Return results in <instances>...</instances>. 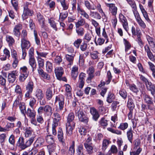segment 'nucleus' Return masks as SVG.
Wrapping results in <instances>:
<instances>
[{
	"label": "nucleus",
	"mask_w": 155,
	"mask_h": 155,
	"mask_svg": "<svg viewBox=\"0 0 155 155\" xmlns=\"http://www.w3.org/2000/svg\"><path fill=\"white\" fill-rule=\"evenodd\" d=\"M74 141H73L72 144L69 147L68 153L69 155H74Z\"/></svg>",
	"instance_id": "42"
},
{
	"label": "nucleus",
	"mask_w": 155,
	"mask_h": 155,
	"mask_svg": "<svg viewBox=\"0 0 155 155\" xmlns=\"http://www.w3.org/2000/svg\"><path fill=\"white\" fill-rule=\"evenodd\" d=\"M146 102L147 104V106L149 109L152 110L153 109V104L152 100L148 96H146Z\"/></svg>",
	"instance_id": "25"
},
{
	"label": "nucleus",
	"mask_w": 155,
	"mask_h": 155,
	"mask_svg": "<svg viewBox=\"0 0 155 155\" xmlns=\"http://www.w3.org/2000/svg\"><path fill=\"white\" fill-rule=\"evenodd\" d=\"M78 67L77 66L74 65L72 68L71 72V75L72 78L75 80L78 74Z\"/></svg>",
	"instance_id": "18"
},
{
	"label": "nucleus",
	"mask_w": 155,
	"mask_h": 155,
	"mask_svg": "<svg viewBox=\"0 0 155 155\" xmlns=\"http://www.w3.org/2000/svg\"><path fill=\"white\" fill-rule=\"evenodd\" d=\"M110 152V153H109V155H111V153L113 154H116L117 152V147L114 145H112L111 146L110 150H109V152Z\"/></svg>",
	"instance_id": "51"
},
{
	"label": "nucleus",
	"mask_w": 155,
	"mask_h": 155,
	"mask_svg": "<svg viewBox=\"0 0 155 155\" xmlns=\"http://www.w3.org/2000/svg\"><path fill=\"white\" fill-rule=\"evenodd\" d=\"M29 5V3L28 2L24 4L23 5L24 12L22 15V17L24 20L27 18L28 16L32 15L33 14V12L28 8Z\"/></svg>",
	"instance_id": "4"
},
{
	"label": "nucleus",
	"mask_w": 155,
	"mask_h": 155,
	"mask_svg": "<svg viewBox=\"0 0 155 155\" xmlns=\"http://www.w3.org/2000/svg\"><path fill=\"white\" fill-rule=\"evenodd\" d=\"M74 113L72 112L70 113L67 118V122L66 124V128L67 134L69 136L72 133V130L74 128L75 123L74 121Z\"/></svg>",
	"instance_id": "1"
},
{
	"label": "nucleus",
	"mask_w": 155,
	"mask_h": 155,
	"mask_svg": "<svg viewBox=\"0 0 155 155\" xmlns=\"http://www.w3.org/2000/svg\"><path fill=\"white\" fill-rule=\"evenodd\" d=\"M28 75V73H26V74H21L19 77V80L20 81H24Z\"/></svg>",
	"instance_id": "55"
},
{
	"label": "nucleus",
	"mask_w": 155,
	"mask_h": 155,
	"mask_svg": "<svg viewBox=\"0 0 155 155\" xmlns=\"http://www.w3.org/2000/svg\"><path fill=\"white\" fill-rule=\"evenodd\" d=\"M36 95L38 99L43 98L44 94L42 93V91L40 89H38L36 91Z\"/></svg>",
	"instance_id": "47"
},
{
	"label": "nucleus",
	"mask_w": 155,
	"mask_h": 155,
	"mask_svg": "<svg viewBox=\"0 0 155 155\" xmlns=\"http://www.w3.org/2000/svg\"><path fill=\"white\" fill-rule=\"evenodd\" d=\"M37 20L41 25V27L44 28L45 26V21L44 17L39 13H37Z\"/></svg>",
	"instance_id": "16"
},
{
	"label": "nucleus",
	"mask_w": 155,
	"mask_h": 155,
	"mask_svg": "<svg viewBox=\"0 0 155 155\" xmlns=\"http://www.w3.org/2000/svg\"><path fill=\"white\" fill-rule=\"evenodd\" d=\"M98 111L101 114H104L106 113L107 110L104 107L100 106L98 108Z\"/></svg>",
	"instance_id": "63"
},
{
	"label": "nucleus",
	"mask_w": 155,
	"mask_h": 155,
	"mask_svg": "<svg viewBox=\"0 0 155 155\" xmlns=\"http://www.w3.org/2000/svg\"><path fill=\"white\" fill-rule=\"evenodd\" d=\"M84 4L87 9L89 10L91 9L95 10L96 9L94 6H91L90 3L87 1H85Z\"/></svg>",
	"instance_id": "56"
},
{
	"label": "nucleus",
	"mask_w": 155,
	"mask_h": 155,
	"mask_svg": "<svg viewBox=\"0 0 155 155\" xmlns=\"http://www.w3.org/2000/svg\"><path fill=\"white\" fill-rule=\"evenodd\" d=\"M92 35L90 33H87L84 35L83 39L86 40V42H89L91 40L92 38Z\"/></svg>",
	"instance_id": "46"
},
{
	"label": "nucleus",
	"mask_w": 155,
	"mask_h": 155,
	"mask_svg": "<svg viewBox=\"0 0 155 155\" xmlns=\"http://www.w3.org/2000/svg\"><path fill=\"white\" fill-rule=\"evenodd\" d=\"M89 52L88 51H86L84 52L83 54H81L79 56V63H81L83 65L84 63V58L89 55Z\"/></svg>",
	"instance_id": "27"
},
{
	"label": "nucleus",
	"mask_w": 155,
	"mask_h": 155,
	"mask_svg": "<svg viewBox=\"0 0 155 155\" xmlns=\"http://www.w3.org/2000/svg\"><path fill=\"white\" fill-rule=\"evenodd\" d=\"M127 106L129 109H133L134 107L133 101L131 98H129L127 102Z\"/></svg>",
	"instance_id": "41"
},
{
	"label": "nucleus",
	"mask_w": 155,
	"mask_h": 155,
	"mask_svg": "<svg viewBox=\"0 0 155 155\" xmlns=\"http://www.w3.org/2000/svg\"><path fill=\"white\" fill-rule=\"evenodd\" d=\"M106 5L109 7V11L112 15L115 16L117 13V8L113 4L105 3Z\"/></svg>",
	"instance_id": "11"
},
{
	"label": "nucleus",
	"mask_w": 155,
	"mask_h": 155,
	"mask_svg": "<svg viewBox=\"0 0 155 155\" xmlns=\"http://www.w3.org/2000/svg\"><path fill=\"white\" fill-rule=\"evenodd\" d=\"M90 113L92 116L93 119L95 121H97L100 117V115L97 110L94 107L90 109Z\"/></svg>",
	"instance_id": "14"
},
{
	"label": "nucleus",
	"mask_w": 155,
	"mask_h": 155,
	"mask_svg": "<svg viewBox=\"0 0 155 155\" xmlns=\"http://www.w3.org/2000/svg\"><path fill=\"white\" fill-rule=\"evenodd\" d=\"M142 149L139 147L136 150L130 152V155H138L141 151Z\"/></svg>",
	"instance_id": "64"
},
{
	"label": "nucleus",
	"mask_w": 155,
	"mask_h": 155,
	"mask_svg": "<svg viewBox=\"0 0 155 155\" xmlns=\"http://www.w3.org/2000/svg\"><path fill=\"white\" fill-rule=\"evenodd\" d=\"M76 151L78 155H83V147L82 145L80 144L78 146L76 150Z\"/></svg>",
	"instance_id": "45"
},
{
	"label": "nucleus",
	"mask_w": 155,
	"mask_h": 155,
	"mask_svg": "<svg viewBox=\"0 0 155 155\" xmlns=\"http://www.w3.org/2000/svg\"><path fill=\"white\" fill-rule=\"evenodd\" d=\"M58 137L59 141L62 143H64V139L63 133L62 129L61 128H59L58 130Z\"/></svg>",
	"instance_id": "22"
},
{
	"label": "nucleus",
	"mask_w": 155,
	"mask_h": 155,
	"mask_svg": "<svg viewBox=\"0 0 155 155\" xmlns=\"http://www.w3.org/2000/svg\"><path fill=\"white\" fill-rule=\"evenodd\" d=\"M55 147L56 144L54 143L51 144L47 146L48 151L50 155L52 152L54 151L55 149Z\"/></svg>",
	"instance_id": "35"
},
{
	"label": "nucleus",
	"mask_w": 155,
	"mask_h": 155,
	"mask_svg": "<svg viewBox=\"0 0 155 155\" xmlns=\"http://www.w3.org/2000/svg\"><path fill=\"white\" fill-rule=\"evenodd\" d=\"M110 143V142L109 140L107 139L104 140L102 143L103 149L105 150Z\"/></svg>",
	"instance_id": "52"
},
{
	"label": "nucleus",
	"mask_w": 155,
	"mask_h": 155,
	"mask_svg": "<svg viewBox=\"0 0 155 155\" xmlns=\"http://www.w3.org/2000/svg\"><path fill=\"white\" fill-rule=\"evenodd\" d=\"M27 116L30 118H35L36 115V112L34 109L31 110L28 108L25 112Z\"/></svg>",
	"instance_id": "23"
},
{
	"label": "nucleus",
	"mask_w": 155,
	"mask_h": 155,
	"mask_svg": "<svg viewBox=\"0 0 155 155\" xmlns=\"http://www.w3.org/2000/svg\"><path fill=\"white\" fill-rule=\"evenodd\" d=\"M24 130L25 131V137H30L29 139H31L33 137V142L34 140V139L35 137V135L33 133L32 129L30 127H26Z\"/></svg>",
	"instance_id": "9"
},
{
	"label": "nucleus",
	"mask_w": 155,
	"mask_h": 155,
	"mask_svg": "<svg viewBox=\"0 0 155 155\" xmlns=\"http://www.w3.org/2000/svg\"><path fill=\"white\" fill-rule=\"evenodd\" d=\"M105 41V40L101 38H99L97 41H96V38L95 39V42L97 45H101L103 44Z\"/></svg>",
	"instance_id": "60"
},
{
	"label": "nucleus",
	"mask_w": 155,
	"mask_h": 155,
	"mask_svg": "<svg viewBox=\"0 0 155 155\" xmlns=\"http://www.w3.org/2000/svg\"><path fill=\"white\" fill-rule=\"evenodd\" d=\"M22 28V25L20 23H18L15 25L13 30V35L17 37H18L21 34L20 30Z\"/></svg>",
	"instance_id": "10"
},
{
	"label": "nucleus",
	"mask_w": 155,
	"mask_h": 155,
	"mask_svg": "<svg viewBox=\"0 0 155 155\" xmlns=\"http://www.w3.org/2000/svg\"><path fill=\"white\" fill-rule=\"evenodd\" d=\"M77 10L78 13L83 17L87 19H89L90 18V15H89L83 9L78 6L77 7Z\"/></svg>",
	"instance_id": "15"
},
{
	"label": "nucleus",
	"mask_w": 155,
	"mask_h": 155,
	"mask_svg": "<svg viewBox=\"0 0 155 155\" xmlns=\"http://www.w3.org/2000/svg\"><path fill=\"white\" fill-rule=\"evenodd\" d=\"M99 124L100 126L103 127H106L107 124V120L105 119V118L103 117L101 118L99 121Z\"/></svg>",
	"instance_id": "44"
},
{
	"label": "nucleus",
	"mask_w": 155,
	"mask_h": 155,
	"mask_svg": "<svg viewBox=\"0 0 155 155\" xmlns=\"http://www.w3.org/2000/svg\"><path fill=\"white\" fill-rule=\"evenodd\" d=\"M98 52L97 51H94L90 53L91 58L93 60L98 59H99L98 54Z\"/></svg>",
	"instance_id": "53"
},
{
	"label": "nucleus",
	"mask_w": 155,
	"mask_h": 155,
	"mask_svg": "<svg viewBox=\"0 0 155 155\" xmlns=\"http://www.w3.org/2000/svg\"><path fill=\"white\" fill-rule=\"evenodd\" d=\"M76 27V32L78 36H83L84 33V28L81 27Z\"/></svg>",
	"instance_id": "33"
},
{
	"label": "nucleus",
	"mask_w": 155,
	"mask_h": 155,
	"mask_svg": "<svg viewBox=\"0 0 155 155\" xmlns=\"http://www.w3.org/2000/svg\"><path fill=\"white\" fill-rule=\"evenodd\" d=\"M146 38L150 45L152 47L154 46L155 47V43L154 41V39L149 36H147Z\"/></svg>",
	"instance_id": "40"
},
{
	"label": "nucleus",
	"mask_w": 155,
	"mask_h": 155,
	"mask_svg": "<svg viewBox=\"0 0 155 155\" xmlns=\"http://www.w3.org/2000/svg\"><path fill=\"white\" fill-rule=\"evenodd\" d=\"M37 61L38 66V71L40 69H42L41 68H43L44 66L45 60L42 58L39 57H36Z\"/></svg>",
	"instance_id": "24"
},
{
	"label": "nucleus",
	"mask_w": 155,
	"mask_h": 155,
	"mask_svg": "<svg viewBox=\"0 0 155 155\" xmlns=\"http://www.w3.org/2000/svg\"><path fill=\"white\" fill-rule=\"evenodd\" d=\"M82 39L79 38L75 40L74 43V46L77 48H78L80 46V45L82 41Z\"/></svg>",
	"instance_id": "58"
},
{
	"label": "nucleus",
	"mask_w": 155,
	"mask_h": 155,
	"mask_svg": "<svg viewBox=\"0 0 155 155\" xmlns=\"http://www.w3.org/2000/svg\"><path fill=\"white\" fill-rule=\"evenodd\" d=\"M147 48V53L148 58L151 61H153L155 60L154 57L148 46Z\"/></svg>",
	"instance_id": "36"
},
{
	"label": "nucleus",
	"mask_w": 155,
	"mask_h": 155,
	"mask_svg": "<svg viewBox=\"0 0 155 155\" xmlns=\"http://www.w3.org/2000/svg\"><path fill=\"white\" fill-rule=\"evenodd\" d=\"M44 142V139L42 138H38L36 141V143H37L38 144L36 146V147H37L39 145H42Z\"/></svg>",
	"instance_id": "62"
},
{
	"label": "nucleus",
	"mask_w": 155,
	"mask_h": 155,
	"mask_svg": "<svg viewBox=\"0 0 155 155\" xmlns=\"http://www.w3.org/2000/svg\"><path fill=\"white\" fill-rule=\"evenodd\" d=\"M36 53L38 55L37 57H39L40 58H46L48 55V53L45 52H39L38 51H36Z\"/></svg>",
	"instance_id": "49"
},
{
	"label": "nucleus",
	"mask_w": 155,
	"mask_h": 155,
	"mask_svg": "<svg viewBox=\"0 0 155 155\" xmlns=\"http://www.w3.org/2000/svg\"><path fill=\"white\" fill-rule=\"evenodd\" d=\"M76 115L78 117L80 121L85 123L88 122V118L82 110L80 109L76 112Z\"/></svg>",
	"instance_id": "5"
},
{
	"label": "nucleus",
	"mask_w": 155,
	"mask_h": 155,
	"mask_svg": "<svg viewBox=\"0 0 155 155\" xmlns=\"http://www.w3.org/2000/svg\"><path fill=\"white\" fill-rule=\"evenodd\" d=\"M46 97L48 100H50L52 96V91L50 88L48 89L46 93Z\"/></svg>",
	"instance_id": "38"
},
{
	"label": "nucleus",
	"mask_w": 155,
	"mask_h": 155,
	"mask_svg": "<svg viewBox=\"0 0 155 155\" xmlns=\"http://www.w3.org/2000/svg\"><path fill=\"white\" fill-rule=\"evenodd\" d=\"M29 63L32 68V71H34L36 68V63L34 57H29Z\"/></svg>",
	"instance_id": "19"
},
{
	"label": "nucleus",
	"mask_w": 155,
	"mask_h": 155,
	"mask_svg": "<svg viewBox=\"0 0 155 155\" xmlns=\"http://www.w3.org/2000/svg\"><path fill=\"white\" fill-rule=\"evenodd\" d=\"M19 108L21 111V113L22 114L25 116V113L26 111V107L25 105L22 104H19Z\"/></svg>",
	"instance_id": "61"
},
{
	"label": "nucleus",
	"mask_w": 155,
	"mask_h": 155,
	"mask_svg": "<svg viewBox=\"0 0 155 155\" xmlns=\"http://www.w3.org/2000/svg\"><path fill=\"white\" fill-rule=\"evenodd\" d=\"M18 72L16 71H13L9 73L8 75V80L9 83H12L15 80L16 76L18 75Z\"/></svg>",
	"instance_id": "13"
},
{
	"label": "nucleus",
	"mask_w": 155,
	"mask_h": 155,
	"mask_svg": "<svg viewBox=\"0 0 155 155\" xmlns=\"http://www.w3.org/2000/svg\"><path fill=\"white\" fill-rule=\"evenodd\" d=\"M127 139L129 141L132 143V140L133 139V131L132 130L131 127L127 131Z\"/></svg>",
	"instance_id": "28"
},
{
	"label": "nucleus",
	"mask_w": 155,
	"mask_h": 155,
	"mask_svg": "<svg viewBox=\"0 0 155 155\" xmlns=\"http://www.w3.org/2000/svg\"><path fill=\"white\" fill-rule=\"evenodd\" d=\"M46 71L48 73H51L53 69L52 63L48 61H47L46 63Z\"/></svg>",
	"instance_id": "29"
},
{
	"label": "nucleus",
	"mask_w": 155,
	"mask_h": 155,
	"mask_svg": "<svg viewBox=\"0 0 155 155\" xmlns=\"http://www.w3.org/2000/svg\"><path fill=\"white\" fill-rule=\"evenodd\" d=\"M120 21L121 23L124 30L127 32L129 30L128 23L127 20L125 17L122 14L120 13L119 15Z\"/></svg>",
	"instance_id": "7"
},
{
	"label": "nucleus",
	"mask_w": 155,
	"mask_h": 155,
	"mask_svg": "<svg viewBox=\"0 0 155 155\" xmlns=\"http://www.w3.org/2000/svg\"><path fill=\"white\" fill-rule=\"evenodd\" d=\"M80 48L82 51H85L87 49V42L84 41L80 45Z\"/></svg>",
	"instance_id": "48"
},
{
	"label": "nucleus",
	"mask_w": 155,
	"mask_h": 155,
	"mask_svg": "<svg viewBox=\"0 0 155 155\" xmlns=\"http://www.w3.org/2000/svg\"><path fill=\"white\" fill-rule=\"evenodd\" d=\"M84 145L87 151L89 154H92L93 153V148L91 144L87 143H84Z\"/></svg>",
	"instance_id": "32"
},
{
	"label": "nucleus",
	"mask_w": 155,
	"mask_h": 155,
	"mask_svg": "<svg viewBox=\"0 0 155 155\" xmlns=\"http://www.w3.org/2000/svg\"><path fill=\"white\" fill-rule=\"evenodd\" d=\"M58 2H60L63 10H66L68 8V5L66 3V0H60Z\"/></svg>",
	"instance_id": "43"
},
{
	"label": "nucleus",
	"mask_w": 155,
	"mask_h": 155,
	"mask_svg": "<svg viewBox=\"0 0 155 155\" xmlns=\"http://www.w3.org/2000/svg\"><path fill=\"white\" fill-rule=\"evenodd\" d=\"M124 41L125 46V51L127 52L130 49L131 45L129 42L125 39H124Z\"/></svg>",
	"instance_id": "54"
},
{
	"label": "nucleus",
	"mask_w": 155,
	"mask_h": 155,
	"mask_svg": "<svg viewBox=\"0 0 155 155\" xmlns=\"http://www.w3.org/2000/svg\"><path fill=\"white\" fill-rule=\"evenodd\" d=\"M128 127V124L127 123H121L118 128L122 130H124Z\"/></svg>",
	"instance_id": "59"
},
{
	"label": "nucleus",
	"mask_w": 155,
	"mask_h": 155,
	"mask_svg": "<svg viewBox=\"0 0 155 155\" xmlns=\"http://www.w3.org/2000/svg\"><path fill=\"white\" fill-rule=\"evenodd\" d=\"M33 137L29 139L25 142L23 137H19L17 143V146L21 150H24L30 147L33 142Z\"/></svg>",
	"instance_id": "3"
},
{
	"label": "nucleus",
	"mask_w": 155,
	"mask_h": 155,
	"mask_svg": "<svg viewBox=\"0 0 155 155\" xmlns=\"http://www.w3.org/2000/svg\"><path fill=\"white\" fill-rule=\"evenodd\" d=\"M56 102L58 103L59 109L60 110L63 109L64 104V97L62 95H59L56 97L54 104Z\"/></svg>",
	"instance_id": "8"
},
{
	"label": "nucleus",
	"mask_w": 155,
	"mask_h": 155,
	"mask_svg": "<svg viewBox=\"0 0 155 155\" xmlns=\"http://www.w3.org/2000/svg\"><path fill=\"white\" fill-rule=\"evenodd\" d=\"M148 64L149 69L152 71L153 75L155 78V66L150 62H148Z\"/></svg>",
	"instance_id": "39"
},
{
	"label": "nucleus",
	"mask_w": 155,
	"mask_h": 155,
	"mask_svg": "<svg viewBox=\"0 0 155 155\" xmlns=\"http://www.w3.org/2000/svg\"><path fill=\"white\" fill-rule=\"evenodd\" d=\"M90 16L95 19H100L101 16L99 14L96 12H93L90 11Z\"/></svg>",
	"instance_id": "30"
},
{
	"label": "nucleus",
	"mask_w": 155,
	"mask_h": 155,
	"mask_svg": "<svg viewBox=\"0 0 155 155\" xmlns=\"http://www.w3.org/2000/svg\"><path fill=\"white\" fill-rule=\"evenodd\" d=\"M74 57V55H69L68 54H66V59L68 62L67 65L68 67L70 68L71 65L73 64Z\"/></svg>",
	"instance_id": "20"
},
{
	"label": "nucleus",
	"mask_w": 155,
	"mask_h": 155,
	"mask_svg": "<svg viewBox=\"0 0 155 155\" xmlns=\"http://www.w3.org/2000/svg\"><path fill=\"white\" fill-rule=\"evenodd\" d=\"M30 43L28 41L25 39H21V46L22 49H28L30 47Z\"/></svg>",
	"instance_id": "17"
},
{
	"label": "nucleus",
	"mask_w": 155,
	"mask_h": 155,
	"mask_svg": "<svg viewBox=\"0 0 155 155\" xmlns=\"http://www.w3.org/2000/svg\"><path fill=\"white\" fill-rule=\"evenodd\" d=\"M53 116L54 117V121L59 122L61 120V116L58 112L54 113Z\"/></svg>",
	"instance_id": "57"
},
{
	"label": "nucleus",
	"mask_w": 155,
	"mask_h": 155,
	"mask_svg": "<svg viewBox=\"0 0 155 155\" xmlns=\"http://www.w3.org/2000/svg\"><path fill=\"white\" fill-rule=\"evenodd\" d=\"M54 71L57 78L59 80H61L64 73L63 68L61 67H57L55 68Z\"/></svg>",
	"instance_id": "12"
},
{
	"label": "nucleus",
	"mask_w": 155,
	"mask_h": 155,
	"mask_svg": "<svg viewBox=\"0 0 155 155\" xmlns=\"http://www.w3.org/2000/svg\"><path fill=\"white\" fill-rule=\"evenodd\" d=\"M46 141L48 143L52 144L54 142V140L53 137L51 135H47L46 137Z\"/></svg>",
	"instance_id": "50"
},
{
	"label": "nucleus",
	"mask_w": 155,
	"mask_h": 155,
	"mask_svg": "<svg viewBox=\"0 0 155 155\" xmlns=\"http://www.w3.org/2000/svg\"><path fill=\"white\" fill-rule=\"evenodd\" d=\"M6 40L9 47L12 46L15 42V40L12 37L9 35L6 36Z\"/></svg>",
	"instance_id": "26"
},
{
	"label": "nucleus",
	"mask_w": 155,
	"mask_h": 155,
	"mask_svg": "<svg viewBox=\"0 0 155 155\" xmlns=\"http://www.w3.org/2000/svg\"><path fill=\"white\" fill-rule=\"evenodd\" d=\"M115 97L114 94L109 93L107 97V101L109 103H111L115 99Z\"/></svg>",
	"instance_id": "37"
},
{
	"label": "nucleus",
	"mask_w": 155,
	"mask_h": 155,
	"mask_svg": "<svg viewBox=\"0 0 155 155\" xmlns=\"http://www.w3.org/2000/svg\"><path fill=\"white\" fill-rule=\"evenodd\" d=\"M48 21L51 27L55 30L56 31L57 30V28L56 26V24L54 21V19L53 18H51L48 19Z\"/></svg>",
	"instance_id": "31"
},
{
	"label": "nucleus",
	"mask_w": 155,
	"mask_h": 155,
	"mask_svg": "<svg viewBox=\"0 0 155 155\" xmlns=\"http://www.w3.org/2000/svg\"><path fill=\"white\" fill-rule=\"evenodd\" d=\"M54 108L49 105H46L44 106H40L38 109L37 112L39 114L44 113L45 116L51 117L53 113Z\"/></svg>",
	"instance_id": "2"
},
{
	"label": "nucleus",
	"mask_w": 155,
	"mask_h": 155,
	"mask_svg": "<svg viewBox=\"0 0 155 155\" xmlns=\"http://www.w3.org/2000/svg\"><path fill=\"white\" fill-rule=\"evenodd\" d=\"M38 71V74L41 75L44 79L48 80H49L50 79V75L47 73L44 72L42 69H40Z\"/></svg>",
	"instance_id": "21"
},
{
	"label": "nucleus",
	"mask_w": 155,
	"mask_h": 155,
	"mask_svg": "<svg viewBox=\"0 0 155 155\" xmlns=\"http://www.w3.org/2000/svg\"><path fill=\"white\" fill-rule=\"evenodd\" d=\"M85 21V20L84 19L82 18L81 16L80 17L78 21L75 23V26L80 27L84 25Z\"/></svg>",
	"instance_id": "34"
},
{
	"label": "nucleus",
	"mask_w": 155,
	"mask_h": 155,
	"mask_svg": "<svg viewBox=\"0 0 155 155\" xmlns=\"http://www.w3.org/2000/svg\"><path fill=\"white\" fill-rule=\"evenodd\" d=\"M94 68L92 66L90 67L87 70V73L88 75V77L86 80L87 83H90L91 82V80L94 77Z\"/></svg>",
	"instance_id": "6"
}]
</instances>
